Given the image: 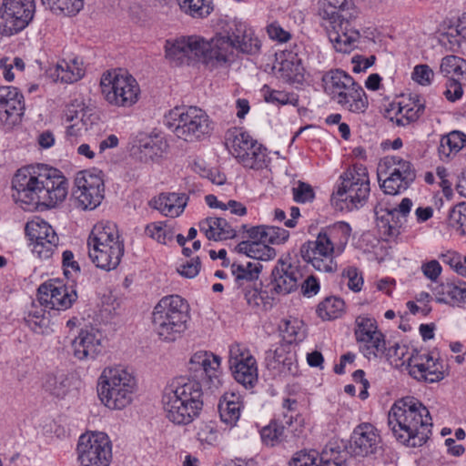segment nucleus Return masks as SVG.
<instances>
[{
	"instance_id": "c9c22d12",
	"label": "nucleus",
	"mask_w": 466,
	"mask_h": 466,
	"mask_svg": "<svg viewBox=\"0 0 466 466\" xmlns=\"http://www.w3.org/2000/svg\"><path fill=\"white\" fill-rule=\"evenodd\" d=\"M466 146V135L454 130L441 138L438 148L439 156L443 160L452 155H456Z\"/></svg>"
},
{
	"instance_id": "603ef678",
	"label": "nucleus",
	"mask_w": 466,
	"mask_h": 466,
	"mask_svg": "<svg viewBox=\"0 0 466 466\" xmlns=\"http://www.w3.org/2000/svg\"><path fill=\"white\" fill-rule=\"evenodd\" d=\"M449 225L460 234H466V203L456 205L449 214Z\"/></svg>"
},
{
	"instance_id": "9b49d317",
	"label": "nucleus",
	"mask_w": 466,
	"mask_h": 466,
	"mask_svg": "<svg viewBox=\"0 0 466 466\" xmlns=\"http://www.w3.org/2000/svg\"><path fill=\"white\" fill-rule=\"evenodd\" d=\"M136 380L122 367L106 368L97 383L100 400L111 410H122L132 402Z\"/></svg>"
},
{
	"instance_id": "c756f323",
	"label": "nucleus",
	"mask_w": 466,
	"mask_h": 466,
	"mask_svg": "<svg viewBox=\"0 0 466 466\" xmlns=\"http://www.w3.org/2000/svg\"><path fill=\"white\" fill-rule=\"evenodd\" d=\"M244 409L242 397L236 392H225L218 400V410L222 423L229 428L238 424Z\"/></svg>"
},
{
	"instance_id": "052dcab7",
	"label": "nucleus",
	"mask_w": 466,
	"mask_h": 466,
	"mask_svg": "<svg viewBox=\"0 0 466 466\" xmlns=\"http://www.w3.org/2000/svg\"><path fill=\"white\" fill-rule=\"evenodd\" d=\"M342 277L348 279V287L354 292L361 290L363 278L359 269L355 267H348L342 272Z\"/></svg>"
},
{
	"instance_id": "37998d69",
	"label": "nucleus",
	"mask_w": 466,
	"mask_h": 466,
	"mask_svg": "<svg viewBox=\"0 0 466 466\" xmlns=\"http://www.w3.org/2000/svg\"><path fill=\"white\" fill-rule=\"evenodd\" d=\"M369 339L356 338L360 344V348L365 357L370 359L371 356L377 357L383 355L386 350L384 336L381 332L370 334Z\"/></svg>"
},
{
	"instance_id": "7c9ffc66",
	"label": "nucleus",
	"mask_w": 466,
	"mask_h": 466,
	"mask_svg": "<svg viewBox=\"0 0 466 466\" xmlns=\"http://www.w3.org/2000/svg\"><path fill=\"white\" fill-rule=\"evenodd\" d=\"M187 198L185 194L162 193L150 201L153 208L170 218L178 217L187 206Z\"/></svg>"
},
{
	"instance_id": "2f4dec72",
	"label": "nucleus",
	"mask_w": 466,
	"mask_h": 466,
	"mask_svg": "<svg viewBox=\"0 0 466 466\" xmlns=\"http://www.w3.org/2000/svg\"><path fill=\"white\" fill-rule=\"evenodd\" d=\"M199 229L209 240L221 241L234 238L236 230L223 218L209 217L199 222Z\"/></svg>"
},
{
	"instance_id": "a19ab883",
	"label": "nucleus",
	"mask_w": 466,
	"mask_h": 466,
	"mask_svg": "<svg viewBox=\"0 0 466 466\" xmlns=\"http://www.w3.org/2000/svg\"><path fill=\"white\" fill-rule=\"evenodd\" d=\"M262 265L258 261H248L246 263H233L231 265L232 274L235 276L236 281L239 285L244 282H251L258 278Z\"/></svg>"
},
{
	"instance_id": "bb28decb",
	"label": "nucleus",
	"mask_w": 466,
	"mask_h": 466,
	"mask_svg": "<svg viewBox=\"0 0 466 466\" xmlns=\"http://www.w3.org/2000/svg\"><path fill=\"white\" fill-rule=\"evenodd\" d=\"M102 333L94 328L81 329L72 341L73 354L80 360H95L103 350Z\"/></svg>"
},
{
	"instance_id": "13d9d810",
	"label": "nucleus",
	"mask_w": 466,
	"mask_h": 466,
	"mask_svg": "<svg viewBox=\"0 0 466 466\" xmlns=\"http://www.w3.org/2000/svg\"><path fill=\"white\" fill-rule=\"evenodd\" d=\"M27 326L38 334H48L52 331L51 320L49 316H35L34 319H25Z\"/></svg>"
},
{
	"instance_id": "f03ea898",
	"label": "nucleus",
	"mask_w": 466,
	"mask_h": 466,
	"mask_svg": "<svg viewBox=\"0 0 466 466\" xmlns=\"http://www.w3.org/2000/svg\"><path fill=\"white\" fill-rule=\"evenodd\" d=\"M388 425L399 442L408 447H420L431 435L432 419L421 401L407 396L390 408Z\"/></svg>"
},
{
	"instance_id": "a18cd8bd",
	"label": "nucleus",
	"mask_w": 466,
	"mask_h": 466,
	"mask_svg": "<svg viewBox=\"0 0 466 466\" xmlns=\"http://www.w3.org/2000/svg\"><path fill=\"white\" fill-rule=\"evenodd\" d=\"M273 358L276 362L282 365V372L291 376L298 374L299 367L295 352L287 350L285 346H280L275 350Z\"/></svg>"
},
{
	"instance_id": "5701e85b",
	"label": "nucleus",
	"mask_w": 466,
	"mask_h": 466,
	"mask_svg": "<svg viewBox=\"0 0 466 466\" xmlns=\"http://www.w3.org/2000/svg\"><path fill=\"white\" fill-rule=\"evenodd\" d=\"M425 111V101L417 94H410L398 104L392 103L386 110L385 116L399 127H405L417 121Z\"/></svg>"
},
{
	"instance_id": "8fccbe9b",
	"label": "nucleus",
	"mask_w": 466,
	"mask_h": 466,
	"mask_svg": "<svg viewBox=\"0 0 466 466\" xmlns=\"http://www.w3.org/2000/svg\"><path fill=\"white\" fill-rule=\"evenodd\" d=\"M245 299L252 309L267 310L272 306V298L268 291L258 288L246 289Z\"/></svg>"
},
{
	"instance_id": "774afa93",
	"label": "nucleus",
	"mask_w": 466,
	"mask_h": 466,
	"mask_svg": "<svg viewBox=\"0 0 466 466\" xmlns=\"http://www.w3.org/2000/svg\"><path fill=\"white\" fill-rule=\"evenodd\" d=\"M265 99L268 102H278L279 104H294L297 102V98L293 95H289L281 91H270L268 94H265Z\"/></svg>"
},
{
	"instance_id": "58836bf2",
	"label": "nucleus",
	"mask_w": 466,
	"mask_h": 466,
	"mask_svg": "<svg viewBox=\"0 0 466 466\" xmlns=\"http://www.w3.org/2000/svg\"><path fill=\"white\" fill-rule=\"evenodd\" d=\"M441 72L451 76V80H461L466 82V60L457 56H447L441 59Z\"/></svg>"
},
{
	"instance_id": "412c9836",
	"label": "nucleus",
	"mask_w": 466,
	"mask_h": 466,
	"mask_svg": "<svg viewBox=\"0 0 466 466\" xmlns=\"http://www.w3.org/2000/svg\"><path fill=\"white\" fill-rule=\"evenodd\" d=\"M349 451L327 445L319 454L315 451L302 450L293 454L289 466H346Z\"/></svg>"
},
{
	"instance_id": "6ab92c4d",
	"label": "nucleus",
	"mask_w": 466,
	"mask_h": 466,
	"mask_svg": "<svg viewBox=\"0 0 466 466\" xmlns=\"http://www.w3.org/2000/svg\"><path fill=\"white\" fill-rule=\"evenodd\" d=\"M37 291L38 302L50 309L66 310L77 299L74 286H67L60 279H50L41 284Z\"/></svg>"
},
{
	"instance_id": "de8ad7c7",
	"label": "nucleus",
	"mask_w": 466,
	"mask_h": 466,
	"mask_svg": "<svg viewBox=\"0 0 466 466\" xmlns=\"http://www.w3.org/2000/svg\"><path fill=\"white\" fill-rule=\"evenodd\" d=\"M232 374L237 382L246 389H252L258 380V364L250 363L242 365L240 368L232 370Z\"/></svg>"
},
{
	"instance_id": "09e8293b",
	"label": "nucleus",
	"mask_w": 466,
	"mask_h": 466,
	"mask_svg": "<svg viewBox=\"0 0 466 466\" xmlns=\"http://www.w3.org/2000/svg\"><path fill=\"white\" fill-rule=\"evenodd\" d=\"M46 391L56 398H64L69 390V381L65 375H46L43 383Z\"/></svg>"
},
{
	"instance_id": "c85d7f7f",
	"label": "nucleus",
	"mask_w": 466,
	"mask_h": 466,
	"mask_svg": "<svg viewBox=\"0 0 466 466\" xmlns=\"http://www.w3.org/2000/svg\"><path fill=\"white\" fill-rule=\"evenodd\" d=\"M392 176L401 179L404 184H411L416 178V171L412 164L397 156L383 157L378 166V179L381 181L383 176Z\"/></svg>"
},
{
	"instance_id": "393cba45",
	"label": "nucleus",
	"mask_w": 466,
	"mask_h": 466,
	"mask_svg": "<svg viewBox=\"0 0 466 466\" xmlns=\"http://www.w3.org/2000/svg\"><path fill=\"white\" fill-rule=\"evenodd\" d=\"M302 277L299 265L279 259L271 273L272 289L278 294H289L297 290Z\"/></svg>"
},
{
	"instance_id": "39448f33",
	"label": "nucleus",
	"mask_w": 466,
	"mask_h": 466,
	"mask_svg": "<svg viewBox=\"0 0 466 466\" xmlns=\"http://www.w3.org/2000/svg\"><path fill=\"white\" fill-rule=\"evenodd\" d=\"M319 14L330 22L329 41L336 51L350 53L360 38V32L352 26L357 10L351 1L319 0Z\"/></svg>"
},
{
	"instance_id": "72a5a7b5",
	"label": "nucleus",
	"mask_w": 466,
	"mask_h": 466,
	"mask_svg": "<svg viewBox=\"0 0 466 466\" xmlns=\"http://www.w3.org/2000/svg\"><path fill=\"white\" fill-rule=\"evenodd\" d=\"M293 415L284 414L285 421L279 420H271L267 426L260 431L262 442L269 447H274L282 442L285 439V425L292 424Z\"/></svg>"
},
{
	"instance_id": "3c124183",
	"label": "nucleus",
	"mask_w": 466,
	"mask_h": 466,
	"mask_svg": "<svg viewBox=\"0 0 466 466\" xmlns=\"http://www.w3.org/2000/svg\"><path fill=\"white\" fill-rule=\"evenodd\" d=\"M344 301L336 297H330L324 299L318 306V315L322 319H337L344 309Z\"/></svg>"
},
{
	"instance_id": "e2e57ef3",
	"label": "nucleus",
	"mask_w": 466,
	"mask_h": 466,
	"mask_svg": "<svg viewBox=\"0 0 466 466\" xmlns=\"http://www.w3.org/2000/svg\"><path fill=\"white\" fill-rule=\"evenodd\" d=\"M276 257V250L268 246L267 244L256 242L253 252L251 253V258H254L255 261L260 262V260H269Z\"/></svg>"
},
{
	"instance_id": "a878e982",
	"label": "nucleus",
	"mask_w": 466,
	"mask_h": 466,
	"mask_svg": "<svg viewBox=\"0 0 466 466\" xmlns=\"http://www.w3.org/2000/svg\"><path fill=\"white\" fill-rule=\"evenodd\" d=\"M24 111V96L18 89L0 86V121L10 127L20 120Z\"/></svg>"
},
{
	"instance_id": "1a4fd4ad",
	"label": "nucleus",
	"mask_w": 466,
	"mask_h": 466,
	"mask_svg": "<svg viewBox=\"0 0 466 466\" xmlns=\"http://www.w3.org/2000/svg\"><path fill=\"white\" fill-rule=\"evenodd\" d=\"M324 92L342 108L363 113L369 102L365 91L354 78L341 69H332L322 76Z\"/></svg>"
},
{
	"instance_id": "4d7b16f0",
	"label": "nucleus",
	"mask_w": 466,
	"mask_h": 466,
	"mask_svg": "<svg viewBox=\"0 0 466 466\" xmlns=\"http://www.w3.org/2000/svg\"><path fill=\"white\" fill-rule=\"evenodd\" d=\"M289 232L279 227L266 226L264 244L279 245L288 240Z\"/></svg>"
},
{
	"instance_id": "f3484780",
	"label": "nucleus",
	"mask_w": 466,
	"mask_h": 466,
	"mask_svg": "<svg viewBox=\"0 0 466 466\" xmlns=\"http://www.w3.org/2000/svg\"><path fill=\"white\" fill-rule=\"evenodd\" d=\"M74 197L83 209H95L104 198L105 186L101 171L84 170L76 174Z\"/></svg>"
},
{
	"instance_id": "69168bd1",
	"label": "nucleus",
	"mask_w": 466,
	"mask_h": 466,
	"mask_svg": "<svg viewBox=\"0 0 466 466\" xmlns=\"http://www.w3.org/2000/svg\"><path fill=\"white\" fill-rule=\"evenodd\" d=\"M420 269L424 277L432 282L438 280L442 271L441 264L436 259L422 263Z\"/></svg>"
},
{
	"instance_id": "79ce46f5",
	"label": "nucleus",
	"mask_w": 466,
	"mask_h": 466,
	"mask_svg": "<svg viewBox=\"0 0 466 466\" xmlns=\"http://www.w3.org/2000/svg\"><path fill=\"white\" fill-rule=\"evenodd\" d=\"M283 339L289 343L302 341L306 337V329L301 320L298 319H285L279 325Z\"/></svg>"
},
{
	"instance_id": "473e14b6",
	"label": "nucleus",
	"mask_w": 466,
	"mask_h": 466,
	"mask_svg": "<svg viewBox=\"0 0 466 466\" xmlns=\"http://www.w3.org/2000/svg\"><path fill=\"white\" fill-rule=\"evenodd\" d=\"M281 77L289 83L300 82L304 75L301 58L293 51L284 52V59L280 63Z\"/></svg>"
},
{
	"instance_id": "2eb2a0df",
	"label": "nucleus",
	"mask_w": 466,
	"mask_h": 466,
	"mask_svg": "<svg viewBox=\"0 0 466 466\" xmlns=\"http://www.w3.org/2000/svg\"><path fill=\"white\" fill-rule=\"evenodd\" d=\"M76 453L79 466H110L112 444L103 432H86L79 437Z\"/></svg>"
},
{
	"instance_id": "6e6552de",
	"label": "nucleus",
	"mask_w": 466,
	"mask_h": 466,
	"mask_svg": "<svg viewBox=\"0 0 466 466\" xmlns=\"http://www.w3.org/2000/svg\"><path fill=\"white\" fill-rule=\"evenodd\" d=\"M189 319V306L178 295L162 298L152 312L154 330L162 340L168 342L182 336Z\"/></svg>"
},
{
	"instance_id": "4be33fe9",
	"label": "nucleus",
	"mask_w": 466,
	"mask_h": 466,
	"mask_svg": "<svg viewBox=\"0 0 466 466\" xmlns=\"http://www.w3.org/2000/svg\"><path fill=\"white\" fill-rule=\"evenodd\" d=\"M441 365L428 353H421L412 350L409 354V374L419 381L438 382L444 378Z\"/></svg>"
},
{
	"instance_id": "cd10ccee",
	"label": "nucleus",
	"mask_w": 466,
	"mask_h": 466,
	"mask_svg": "<svg viewBox=\"0 0 466 466\" xmlns=\"http://www.w3.org/2000/svg\"><path fill=\"white\" fill-rule=\"evenodd\" d=\"M380 436L370 423L355 428L350 439V450L354 456L366 457L374 454L379 449Z\"/></svg>"
},
{
	"instance_id": "f704fd0d",
	"label": "nucleus",
	"mask_w": 466,
	"mask_h": 466,
	"mask_svg": "<svg viewBox=\"0 0 466 466\" xmlns=\"http://www.w3.org/2000/svg\"><path fill=\"white\" fill-rule=\"evenodd\" d=\"M215 37H222L227 40L230 45L228 50L225 54V60H215L217 64H225L228 60L229 55L232 53L234 48H238L243 53H253L259 48L258 39H252L250 35L245 34L241 38L237 35L234 38L228 35L218 34Z\"/></svg>"
},
{
	"instance_id": "b1692460",
	"label": "nucleus",
	"mask_w": 466,
	"mask_h": 466,
	"mask_svg": "<svg viewBox=\"0 0 466 466\" xmlns=\"http://www.w3.org/2000/svg\"><path fill=\"white\" fill-rule=\"evenodd\" d=\"M188 365L189 370L201 372V377L208 380L210 388L221 386V358L218 355L207 350L197 351L191 356Z\"/></svg>"
},
{
	"instance_id": "aec40b11",
	"label": "nucleus",
	"mask_w": 466,
	"mask_h": 466,
	"mask_svg": "<svg viewBox=\"0 0 466 466\" xmlns=\"http://www.w3.org/2000/svg\"><path fill=\"white\" fill-rule=\"evenodd\" d=\"M411 207L412 201L408 198H404L398 207H376V223L380 232L384 237H397L400 233V228L406 222Z\"/></svg>"
},
{
	"instance_id": "7ed1b4c3",
	"label": "nucleus",
	"mask_w": 466,
	"mask_h": 466,
	"mask_svg": "<svg viewBox=\"0 0 466 466\" xmlns=\"http://www.w3.org/2000/svg\"><path fill=\"white\" fill-rule=\"evenodd\" d=\"M166 418L177 425H188L203 409V390L200 383L189 377L171 380L162 395Z\"/></svg>"
},
{
	"instance_id": "bf43d9fd",
	"label": "nucleus",
	"mask_w": 466,
	"mask_h": 466,
	"mask_svg": "<svg viewBox=\"0 0 466 466\" xmlns=\"http://www.w3.org/2000/svg\"><path fill=\"white\" fill-rule=\"evenodd\" d=\"M382 184L380 187L383 188V191L389 195H396L399 194L402 190H406L410 184H404L401 179H398L392 176H383Z\"/></svg>"
},
{
	"instance_id": "338daca9",
	"label": "nucleus",
	"mask_w": 466,
	"mask_h": 466,
	"mask_svg": "<svg viewBox=\"0 0 466 466\" xmlns=\"http://www.w3.org/2000/svg\"><path fill=\"white\" fill-rule=\"evenodd\" d=\"M200 267V259L198 257H197L196 258H193L190 261H187L186 263L182 264L177 268V271L181 276L191 279L198 274Z\"/></svg>"
},
{
	"instance_id": "f257e3e1",
	"label": "nucleus",
	"mask_w": 466,
	"mask_h": 466,
	"mask_svg": "<svg viewBox=\"0 0 466 466\" xmlns=\"http://www.w3.org/2000/svg\"><path fill=\"white\" fill-rule=\"evenodd\" d=\"M12 197L26 211L39 206L55 207L67 195L66 177L56 168L37 167L17 170L12 180Z\"/></svg>"
},
{
	"instance_id": "c03bdc74",
	"label": "nucleus",
	"mask_w": 466,
	"mask_h": 466,
	"mask_svg": "<svg viewBox=\"0 0 466 466\" xmlns=\"http://www.w3.org/2000/svg\"><path fill=\"white\" fill-rule=\"evenodd\" d=\"M228 353V365L231 370L240 368L242 365L257 362L249 350L239 343L232 344Z\"/></svg>"
},
{
	"instance_id": "6e6d98bb",
	"label": "nucleus",
	"mask_w": 466,
	"mask_h": 466,
	"mask_svg": "<svg viewBox=\"0 0 466 466\" xmlns=\"http://www.w3.org/2000/svg\"><path fill=\"white\" fill-rule=\"evenodd\" d=\"M356 338H361L365 339L370 338V334H375V332H380L378 329L376 320L367 316H359L356 319Z\"/></svg>"
},
{
	"instance_id": "4468645a",
	"label": "nucleus",
	"mask_w": 466,
	"mask_h": 466,
	"mask_svg": "<svg viewBox=\"0 0 466 466\" xmlns=\"http://www.w3.org/2000/svg\"><path fill=\"white\" fill-rule=\"evenodd\" d=\"M342 182L338 187V198L347 203L349 209L362 207L370 195V178L367 168L362 165H354L341 176Z\"/></svg>"
},
{
	"instance_id": "a211bd4d",
	"label": "nucleus",
	"mask_w": 466,
	"mask_h": 466,
	"mask_svg": "<svg viewBox=\"0 0 466 466\" xmlns=\"http://www.w3.org/2000/svg\"><path fill=\"white\" fill-rule=\"evenodd\" d=\"M25 234L31 240L32 252L41 259L52 257L57 248L59 238L45 220L36 218L26 223Z\"/></svg>"
},
{
	"instance_id": "5fc2aeb1",
	"label": "nucleus",
	"mask_w": 466,
	"mask_h": 466,
	"mask_svg": "<svg viewBox=\"0 0 466 466\" xmlns=\"http://www.w3.org/2000/svg\"><path fill=\"white\" fill-rule=\"evenodd\" d=\"M386 357L390 360V364L395 367H401L406 364L408 367V359L406 355L409 354L408 347L406 345L394 344L385 350Z\"/></svg>"
},
{
	"instance_id": "ea45409f",
	"label": "nucleus",
	"mask_w": 466,
	"mask_h": 466,
	"mask_svg": "<svg viewBox=\"0 0 466 466\" xmlns=\"http://www.w3.org/2000/svg\"><path fill=\"white\" fill-rule=\"evenodd\" d=\"M55 15L74 16L84 7V0H41Z\"/></svg>"
},
{
	"instance_id": "423d86ee",
	"label": "nucleus",
	"mask_w": 466,
	"mask_h": 466,
	"mask_svg": "<svg viewBox=\"0 0 466 466\" xmlns=\"http://www.w3.org/2000/svg\"><path fill=\"white\" fill-rule=\"evenodd\" d=\"M230 45L222 37H213L209 42L196 35L182 36L175 40H167L166 58L175 66L189 64L193 60L202 59L206 64L215 60H225V54Z\"/></svg>"
},
{
	"instance_id": "864d4df0",
	"label": "nucleus",
	"mask_w": 466,
	"mask_h": 466,
	"mask_svg": "<svg viewBox=\"0 0 466 466\" xmlns=\"http://www.w3.org/2000/svg\"><path fill=\"white\" fill-rule=\"evenodd\" d=\"M197 439L202 444L215 445L218 440V431L212 422H201L197 426Z\"/></svg>"
},
{
	"instance_id": "9d476101",
	"label": "nucleus",
	"mask_w": 466,
	"mask_h": 466,
	"mask_svg": "<svg viewBox=\"0 0 466 466\" xmlns=\"http://www.w3.org/2000/svg\"><path fill=\"white\" fill-rule=\"evenodd\" d=\"M166 125L175 136L187 142H197L209 137L213 123L198 106H176L165 116Z\"/></svg>"
},
{
	"instance_id": "0eeeda50",
	"label": "nucleus",
	"mask_w": 466,
	"mask_h": 466,
	"mask_svg": "<svg viewBox=\"0 0 466 466\" xmlns=\"http://www.w3.org/2000/svg\"><path fill=\"white\" fill-rule=\"evenodd\" d=\"M88 256L99 268L115 269L124 255L125 246L117 227L110 221L96 224L87 239Z\"/></svg>"
},
{
	"instance_id": "ddd939ff",
	"label": "nucleus",
	"mask_w": 466,
	"mask_h": 466,
	"mask_svg": "<svg viewBox=\"0 0 466 466\" xmlns=\"http://www.w3.org/2000/svg\"><path fill=\"white\" fill-rule=\"evenodd\" d=\"M226 139L232 155L243 167L259 170L267 166V148L248 133L235 129L228 133Z\"/></svg>"
},
{
	"instance_id": "680f3d73",
	"label": "nucleus",
	"mask_w": 466,
	"mask_h": 466,
	"mask_svg": "<svg viewBox=\"0 0 466 466\" xmlns=\"http://www.w3.org/2000/svg\"><path fill=\"white\" fill-rule=\"evenodd\" d=\"M293 198L296 202L306 203L314 199L315 193L310 185L305 182H299L298 187H293Z\"/></svg>"
},
{
	"instance_id": "0e129e2a",
	"label": "nucleus",
	"mask_w": 466,
	"mask_h": 466,
	"mask_svg": "<svg viewBox=\"0 0 466 466\" xmlns=\"http://www.w3.org/2000/svg\"><path fill=\"white\" fill-rule=\"evenodd\" d=\"M434 73L428 65H418L412 72V79L421 86L430 85Z\"/></svg>"
},
{
	"instance_id": "e433bc0d",
	"label": "nucleus",
	"mask_w": 466,
	"mask_h": 466,
	"mask_svg": "<svg viewBox=\"0 0 466 466\" xmlns=\"http://www.w3.org/2000/svg\"><path fill=\"white\" fill-rule=\"evenodd\" d=\"M167 147V141L161 136H149L140 140L139 150L145 161L155 160L163 156Z\"/></svg>"
},
{
	"instance_id": "f8f14e48",
	"label": "nucleus",
	"mask_w": 466,
	"mask_h": 466,
	"mask_svg": "<svg viewBox=\"0 0 466 466\" xmlns=\"http://www.w3.org/2000/svg\"><path fill=\"white\" fill-rule=\"evenodd\" d=\"M100 86L105 100L111 106L129 107L138 100L139 86L127 73L107 72L102 76Z\"/></svg>"
},
{
	"instance_id": "20e7f679",
	"label": "nucleus",
	"mask_w": 466,
	"mask_h": 466,
	"mask_svg": "<svg viewBox=\"0 0 466 466\" xmlns=\"http://www.w3.org/2000/svg\"><path fill=\"white\" fill-rule=\"evenodd\" d=\"M351 228L346 222H338L322 228L316 239L301 245V258L319 272L336 271L338 265L334 258L343 252Z\"/></svg>"
},
{
	"instance_id": "dca6fc26",
	"label": "nucleus",
	"mask_w": 466,
	"mask_h": 466,
	"mask_svg": "<svg viewBox=\"0 0 466 466\" xmlns=\"http://www.w3.org/2000/svg\"><path fill=\"white\" fill-rule=\"evenodd\" d=\"M35 13V0H3L0 33L10 36L21 32L32 22Z\"/></svg>"
},
{
	"instance_id": "4c0bfd02",
	"label": "nucleus",
	"mask_w": 466,
	"mask_h": 466,
	"mask_svg": "<svg viewBox=\"0 0 466 466\" xmlns=\"http://www.w3.org/2000/svg\"><path fill=\"white\" fill-rule=\"evenodd\" d=\"M56 74L57 78L65 83H74L85 74L82 62L77 58H71L68 61L62 60L56 64Z\"/></svg>"
},
{
	"instance_id": "49530a36",
	"label": "nucleus",
	"mask_w": 466,
	"mask_h": 466,
	"mask_svg": "<svg viewBox=\"0 0 466 466\" xmlns=\"http://www.w3.org/2000/svg\"><path fill=\"white\" fill-rule=\"evenodd\" d=\"M180 8L193 17H206L213 10L212 0H177Z\"/></svg>"
}]
</instances>
